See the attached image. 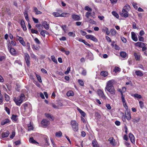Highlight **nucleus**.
<instances>
[{"label":"nucleus","instance_id":"69168bd1","mask_svg":"<svg viewBox=\"0 0 147 147\" xmlns=\"http://www.w3.org/2000/svg\"><path fill=\"white\" fill-rule=\"evenodd\" d=\"M5 110L8 114H10L9 109L8 108H7L6 107H5Z\"/></svg>","mask_w":147,"mask_h":147},{"label":"nucleus","instance_id":"c85d7f7f","mask_svg":"<svg viewBox=\"0 0 147 147\" xmlns=\"http://www.w3.org/2000/svg\"><path fill=\"white\" fill-rule=\"evenodd\" d=\"M110 32L113 35H115L117 32L116 30L114 29H112L111 30Z\"/></svg>","mask_w":147,"mask_h":147},{"label":"nucleus","instance_id":"2f4dec72","mask_svg":"<svg viewBox=\"0 0 147 147\" xmlns=\"http://www.w3.org/2000/svg\"><path fill=\"white\" fill-rule=\"evenodd\" d=\"M62 133L60 131H59L58 132H57L56 133V136L58 137H60L62 136Z\"/></svg>","mask_w":147,"mask_h":147},{"label":"nucleus","instance_id":"bb28decb","mask_svg":"<svg viewBox=\"0 0 147 147\" xmlns=\"http://www.w3.org/2000/svg\"><path fill=\"white\" fill-rule=\"evenodd\" d=\"M121 56L123 58H125L126 56V53L125 52L121 51L120 53Z\"/></svg>","mask_w":147,"mask_h":147},{"label":"nucleus","instance_id":"473e14b6","mask_svg":"<svg viewBox=\"0 0 147 147\" xmlns=\"http://www.w3.org/2000/svg\"><path fill=\"white\" fill-rule=\"evenodd\" d=\"M51 58L52 61L54 62L57 63V59H56L54 56H51Z\"/></svg>","mask_w":147,"mask_h":147},{"label":"nucleus","instance_id":"ea45409f","mask_svg":"<svg viewBox=\"0 0 147 147\" xmlns=\"http://www.w3.org/2000/svg\"><path fill=\"white\" fill-rule=\"evenodd\" d=\"M5 100L7 101H8L9 100L10 98L9 96L6 94H5Z\"/></svg>","mask_w":147,"mask_h":147},{"label":"nucleus","instance_id":"052dcab7","mask_svg":"<svg viewBox=\"0 0 147 147\" xmlns=\"http://www.w3.org/2000/svg\"><path fill=\"white\" fill-rule=\"evenodd\" d=\"M82 74L83 76H85L86 74V70H83L82 73Z\"/></svg>","mask_w":147,"mask_h":147},{"label":"nucleus","instance_id":"49530a36","mask_svg":"<svg viewBox=\"0 0 147 147\" xmlns=\"http://www.w3.org/2000/svg\"><path fill=\"white\" fill-rule=\"evenodd\" d=\"M123 8L124 9H127V10H129L130 8V6L128 5H126Z\"/></svg>","mask_w":147,"mask_h":147},{"label":"nucleus","instance_id":"de8ad7c7","mask_svg":"<svg viewBox=\"0 0 147 147\" xmlns=\"http://www.w3.org/2000/svg\"><path fill=\"white\" fill-rule=\"evenodd\" d=\"M92 144H93V146L94 147H97V145L96 144V142L94 141H92Z\"/></svg>","mask_w":147,"mask_h":147},{"label":"nucleus","instance_id":"4d7b16f0","mask_svg":"<svg viewBox=\"0 0 147 147\" xmlns=\"http://www.w3.org/2000/svg\"><path fill=\"white\" fill-rule=\"evenodd\" d=\"M89 23H90L92 24H94V23L95 22H94L93 20H92L91 19H89L88 20V21Z\"/></svg>","mask_w":147,"mask_h":147},{"label":"nucleus","instance_id":"13d9d810","mask_svg":"<svg viewBox=\"0 0 147 147\" xmlns=\"http://www.w3.org/2000/svg\"><path fill=\"white\" fill-rule=\"evenodd\" d=\"M32 19L35 23H38V19L35 18L34 17H32Z\"/></svg>","mask_w":147,"mask_h":147},{"label":"nucleus","instance_id":"c03bdc74","mask_svg":"<svg viewBox=\"0 0 147 147\" xmlns=\"http://www.w3.org/2000/svg\"><path fill=\"white\" fill-rule=\"evenodd\" d=\"M31 32L32 33H35L36 34H37L38 32L37 30L33 29H31Z\"/></svg>","mask_w":147,"mask_h":147},{"label":"nucleus","instance_id":"f257e3e1","mask_svg":"<svg viewBox=\"0 0 147 147\" xmlns=\"http://www.w3.org/2000/svg\"><path fill=\"white\" fill-rule=\"evenodd\" d=\"M115 83V81L113 80L108 81L107 84L105 88L106 92H109L111 94L114 95L115 94V90L113 85Z\"/></svg>","mask_w":147,"mask_h":147},{"label":"nucleus","instance_id":"3c124183","mask_svg":"<svg viewBox=\"0 0 147 147\" xmlns=\"http://www.w3.org/2000/svg\"><path fill=\"white\" fill-rule=\"evenodd\" d=\"M34 41H35L38 44H39L40 43V42L39 40L37 38H35L34 39Z\"/></svg>","mask_w":147,"mask_h":147},{"label":"nucleus","instance_id":"0e129e2a","mask_svg":"<svg viewBox=\"0 0 147 147\" xmlns=\"http://www.w3.org/2000/svg\"><path fill=\"white\" fill-rule=\"evenodd\" d=\"M15 133L14 132H13L12 133V134L10 136V138H13V137L15 136Z\"/></svg>","mask_w":147,"mask_h":147},{"label":"nucleus","instance_id":"79ce46f5","mask_svg":"<svg viewBox=\"0 0 147 147\" xmlns=\"http://www.w3.org/2000/svg\"><path fill=\"white\" fill-rule=\"evenodd\" d=\"M68 35L69 36H72L73 37H75L76 36L75 34L72 32H69L68 33Z\"/></svg>","mask_w":147,"mask_h":147},{"label":"nucleus","instance_id":"a878e982","mask_svg":"<svg viewBox=\"0 0 147 147\" xmlns=\"http://www.w3.org/2000/svg\"><path fill=\"white\" fill-rule=\"evenodd\" d=\"M10 52L12 55H15L16 53V52L15 50L13 48H11L10 49Z\"/></svg>","mask_w":147,"mask_h":147},{"label":"nucleus","instance_id":"4be33fe9","mask_svg":"<svg viewBox=\"0 0 147 147\" xmlns=\"http://www.w3.org/2000/svg\"><path fill=\"white\" fill-rule=\"evenodd\" d=\"M9 122V119H5V120H3L1 122V124L2 125H5V124Z\"/></svg>","mask_w":147,"mask_h":147},{"label":"nucleus","instance_id":"423d86ee","mask_svg":"<svg viewBox=\"0 0 147 147\" xmlns=\"http://www.w3.org/2000/svg\"><path fill=\"white\" fill-rule=\"evenodd\" d=\"M97 92L98 95L100 97L103 98L105 99V96L102 91L101 90L98 89L97 90Z\"/></svg>","mask_w":147,"mask_h":147},{"label":"nucleus","instance_id":"603ef678","mask_svg":"<svg viewBox=\"0 0 147 147\" xmlns=\"http://www.w3.org/2000/svg\"><path fill=\"white\" fill-rule=\"evenodd\" d=\"M138 37L139 41L142 42H143L144 41V38L142 37L139 36Z\"/></svg>","mask_w":147,"mask_h":147},{"label":"nucleus","instance_id":"412c9836","mask_svg":"<svg viewBox=\"0 0 147 147\" xmlns=\"http://www.w3.org/2000/svg\"><path fill=\"white\" fill-rule=\"evenodd\" d=\"M135 73L137 76H142L143 75L142 72L140 70L136 71Z\"/></svg>","mask_w":147,"mask_h":147},{"label":"nucleus","instance_id":"5fc2aeb1","mask_svg":"<svg viewBox=\"0 0 147 147\" xmlns=\"http://www.w3.org/2000/svg\"><path fill=\"white\" fill-rule=\"evenodd\" d=\"M141 42H138L135 43V45L136 46L140 47V45H141Z\"/></svg>","mask_w":147,"mask_h":147},{"label":"nucleus","instance_id":"b1692460","mask_svg":"<svg viewBox=\"0 0 147 147\" xmlns=\"http://www.w3.org/2000/svg\"><path fill=\"white\" fill-rule=\"evenodd\" d=\"M77 109L81 115L84 117H85L86 115L85 113L79 108H77Z\"/></svg>","mask_w":147,"mask_h":147},{"label":"nucleus","instance_id":"680f3d73","mask_svg":"<svg viewBox=\"0 0 147 147\" xmlns=\"http://www.w3.org/2000/svg\"><path fill=\"white\" fill-rule=\"evenodd\" d=\"M84 43L85 45L88 46L89 47H91L90 45L87 42H86L85 40H83V42Z\"/></svg>","mask_w":147,"mask_h":147},{"label":"nucleus","instance_id":"a211bd4d","mask_svg":"<svg viewBox=\"0 0 147 147\" xmlns=\"http://www.w3.org/2000/svg\"><path fill=\"white\" fill-rule=\"evenodd\" d=\"M40 34L43 37H45V34L48 35L49 34V33L46 30H42Z\"/></svg>","mask_w":147,"mask_h":147},{"label":"nucleus","instance_id":"864d4df0","mask_svg":"<svg viewBox=\"0 0 147 147\" xmlns=\"http://www.w3.org/2000/svg\"><path fill=\"white\" fill-rule=\"evenodd\" d=\"M70 67H68L67 69V71H65V74H68L69 73V72L70 71Z\"/></svg>","mask_w":147,"mask_h":147},{"label":"nucleus","instance_id":"f03ea898","mask_svg":"<svg viewBox=\"0 0 147 147\" xmlns=\"http://www.w3.org/2000/svg\"><path fill=\"white\" fill-rule=\"evenodd\" d=\"M24 99V95L23 93H22L20 96L17 98H14L13 100L16 105L20 106L23 100Z\"/></svg>","mask_w":147,"mask_h":147},{"label":"nucleus","instance_id":"e433bc0d","mask_svg":"<svg viewBox=\"0 0 147 147\" xmlns=\"http://www.w3.org/2000/svg\"><path fill=\"white\" fill-rule=\"evenodd\" d=\"M85 9L86 10L88 11H92V9L88 6H86L85 7Z\"/></svg>","mask_w":147,"mask_h":147},{"label":"nucleus","instance_id":"bf43d9fd","mask_svg":"<svg viewBox=\"0 0 147 147\" xmlns=\"http://www.w3.org/2000/svg\"><path fill=\"white\" fill-rule=\"evenodd\" d=\"M120 69V68L118 67H115V69L114 70V71L115 72H118Z\"/></svg>","mask_w":147,"mask_h":147},{"label":"nucleus","instance_id":"5701e85b","mask_svg":"<svg viewBox=\"0 0 147 147\" xmlns=\"http://www.w3.org/2000/svg\"><path fill=\"white\" fill-rule=\"evenodd\" d=\"M30 142L33 144L38 143L34 140L32 137H30L29 140Z\"/></svg>","mask_w":147,"mask_h":147},{"label":"nucleus","instance_id":"0eeeda50","mask_svg":"<svg viewBox=\"0 0 147 147\" xmlns=\"http://www.w3.org/2000/svg\"><path fill=\"white\" fill-rule=\"evenodd\" d=\"M125 117L128 120H129L131 118V113L129 111L127 110L125 112Z\"/></svg>","mask_w":147,"mask_h":147},{"label":"nucleus","instance_id":"338daca9","mask_svg":"<svg viewBox=\"0 0 147 147\" xmlns=\"http://www.w3.org/2000/svg\"><path fill=\"white\" fill-rule=\"evenodd\" d=\"M115 124L117 125H120V122L118 121H116L115 122Z\"/></svg>","mask_w":147,"mask_h":147},{"label":"nucleus","instance_id":"7ed1b4c3","mask_svg":"<svg viewBox=\"0 0 147 147\" xmlns=\"http://www.w3.org/2000/svg\"><path fill=\"white\" fill-rule=\"evenodd\" d=\"M71 125L73 129L75 131H78V124L75 120H72L71 121Z\"/></svg>","mask_w":147,"mask_h":147},{"label":"nucleus","instance_id":"8fccbe9b","mask_svg":"<svg viewBox=\"0 0 147 147\" xmlns=\"http://www.w3.org/2000/svg\"><path fill=\"white\" fill-rule=\"evenodd\" d=\"M139 103L140 108H142L144 106L143 102L142 101H139Z\"/></svg>","mask_w":147,"mask_h":147},{"label":"nucleus","instance_id":"58836bf2","mask_svg":"<svg viewBox=\"0 0 147 147\" xmlns=\"http://www.w3.org/2000/svg\"><path fill=\"white\" fill-rule=\"evenodd\" d=\"M134 97L138 98H140L142 97L141 96V95L137 93L135 94L134 95Z\"/></svg>","mask_w":147,"mask_h":147},{"label":"nucleus","instance_id":"6ab92c4d","mask_svg":"<svg viewBox=\"0 0 147 147\" xmlns=\"http://www.w3.org/2000/svg\"><path fill=\"white\" fill-rule=\"evenodd\" d=\"M140 120V118L139 117H135L133 119H132V121L134 123H137L139 122Z\"/></svg>","mask_w":147,"mask_h":147},{"label":"nucleus","instance_id":"cd10ccee","mask_svg":"<svg viewBox=\"0 0 147 147\" xmlns=\"http://www.w3.org/2000/svg\"><path fill=\"white\" fill-rule=\"evenodd\" d=\"M90 39L94 42H97L98 40L94 36L91 35Z\"/></svg>","mask_w":147,"mask_h":147},{"label":"nucleus","instance_id":"39448f33","mask_svg":"<svg viewBox=\"0 0 147 147\" xmlns=\"http://www.w3.org/2000/svg\"><path fill=\"white\" fill-rule=\"evenodd\" d=\"M25 59L28 66H29L30 64V57L29 55L27 53L24 54Z\"/></svg>","mask_w":147,"mask_h":147},{"label":"nucleus","instance_id":"f8f14e48","mask_svg":"<svg viewBox=\"0 0 147 147\" xmlns=\"http://www.w3.org/2000/svg\"><path fill=\"white\" fill-rule=\"evenodd\" d=\"M18 38L17 39L20 42L23 46H25V43L23 38L21 37H20L18 36Z\"/></svg>","mask_w":147,"mask_h":147},{"label":"nucleus","instance_id":"20e7f679","mask_svg":"<svg viewBox=\"0 0 147 147\" xmlns=\"http://www.w3.org/2000/svg\"><path fill=\"white\" fill-rule=\"evenodd\" d=\"M50 121L45 119H43L41 122V124L43 127L48 126L50 124Z\"/></svg>","mask_w":147,"mask_h":147},{"label":"nucleus","instance_id":"f704fd0d","mask_svg":"<svg viewBox=\"0 0 147 147\" xmlns=\"http://www.w3.org/2000/svg\"><path fill=\"white\" fill-rule=\"evenodd\" d=\"M53 14L54 16L56 17H60L61 16V14L58 12H54Z\"/></svg>","mask_w":147,"mask_h":147},{"label":"nucleus","instance_id":"c9c22d12","mask_svg":"<svg viewBox=\"0 0 147 147\" xmlns=\"http://www.w3.org/2000/svg\"><path fill=\"white\" fill-rule=\"evenodd\" d=\"M112 14L117 18H118L119 15L115 11H113L112 12Z\"/></svg>","mask_w":147,"mask_h":147},{"label":"nucleus","instance_id":"1a4fd4ad","mask_svg":"<svg viewBox=\"0 0 147 147\" xmlns=\"http://www.w3.org/2000/svg\"><path fill=\"white\" fill-rule=\"evenodd\" d=\"M42 24L45 28L48 30L49 28V25L46 21H43L42 22Z\"/></svg>","mask_w":147,"mask_h":147},{"label":"nucleus","instance_id":"e2e57ef3","mask_svg":"<svg viewBox=\"0 0 147 147\" xmlns=\"http://www.w3.org/2000/svg\"><path fill=\"white\" fill-rule=\"evenodd\" d=\"M81 136L83 137H84L86 136V133L84 131H82L81 132Z\"/></svg>","mask_w":147,"mask_h":147},{"label":"nucleus","instance_id":"dca6fc26","mask_svg":"<svg viewBox=\"0 0 147 147\" xmlns=\"http://www.w3.org/2000/svg\"><path fill=\"white\" fill-rule=\"evenodd\" d=\"M33 10L35 12L36 14H40L42 13L41 12L38 10L37 8L36 7H33Z\"/></svg>","mask_w":147,"mask_h":147},{"label":"nucleus","instance_id":"9b49d317","mask_svg":"<svg viewBox=\"0 0 147 147\" xmlns=\"http://www.w3.org/2000/svg\"><path fill=\"white\" fill-rule=\"evenodd\" d=\"M134 55L135 57V59L137 60H139L140 59V53L134 52Z\"/></svg>","mask_w":147,"mask_h":147},{"label":"nucleus","instance_id":"37998d69","mask_svg":"<svg viewBox=\"0 0 147 147\" xmlns=\"http://www.w3.org/2000/svg\"><path fill=\"white\" fill-rule=\"evenodd\" d=\"M109 141L110 142V143L111 144H114V141L113 138H110L109 139Z\"/></svg>","mask_w":147,"mask_h":147},{"label":"nucleus","instance_id":"9d476101","mask_svg":"<svg viewBox=\"0 0 147 147\" xmlns=\"http://www.w3.org/2000/svg\"><path fill=\"white\" fill-rule=\"evenodd\" d=\"M131 38L133 40L135 41H137L138 39L135 33L132 32H131Z\"/></svg>","mask_w":147,"mask_h":147},{"label":"nucleus","instance_id":"6e6d98bb","mask_svg":"<svg viewBox=\"0 0 147 147\" xmlns=\"http://www.w3.org/2000/svg\"><path fill=\"white\" fill-rule=\"evenodd\" d=\"M91 13L89 12H87L86 13V16L87 18H89V17L91 15Z\"/></svg>","mask_w":147,"mask_h":147},{"label":"nucleus","instance_id":"09e8293b","mask_svg":"<svg viewBox=\"0 0 147 147\" xmlns=\"http://www.w3.org/2000/svg\"><path fill=\"white\" fill-rule=\"evenodd\" d=\"M16 117H17L16 115H13L12 116V117H11V119L12 120H13L15 121H16L17 120L16 119Z\"/></svg>","mask_w":147,"mask_h":147},{"label":"nucleus","instance_id":"a19ab883","mask_svg":"<svg viewBox=\"0 0 147 147\" xmlns=\"http://www.w3.org/2000/svg\"><path fill=\"white\" fill-rule=\"evenodd\" d=\"M78 82L82 86H84V83L83 82V81L81 80H79L78 81Z\"/></svg>","mask_w":147,"mask_h":147},{"label":"nucleus","instance_id":"6e6552de","mask_svg":"<svg viewBox=\"0 0 147 147\" xmlns=\"http://www.w3.org/2000/svg\"><path fill=\"white\" fill-rule=\"evenodd\" d=\"M45 116L48 118L51 121H53L54 120V117L52 115L46 113L45 114Z\"/></svg>","mask_w":147,"mask_h":147},{"label":"nucleus","instance_id":"4c0bfd02","mask_svg":"<svg viewBox=\"0 0 147 147\" xmlns=\"http://www.w3.org/2000/svg\"><path fill=\"white\" fill-rule=\"evenodd\" d=\"M36 77L37 78L38 80L40 82H42L41 77L38 74H36Z\"/></svg>","mask_w":147,"mask_h":147},{"label":"nucleus","instance_id":"393cba45","mask_svg":"<svg viewBox=\"0 0 147 147\" xmlns=\"http://www.w3.org/2000/svg\"><path fill=\"white\" fill-rule=\"evenodd\" d=\"M67 96H73L74 95L73 92L71 90H70L67 92L66 94Z\"/></svg>","mask_w":147,"mask_h":147},{"label":"nucleus","instance_id":"ddd939ff","mask_svg":"<svg viewBox=\"0 0 147 147\" xmlns=\"http://www.w3.org/2000/svg\"><path fill=\"white\" fill-rule=\"evenodd\" d=\"M21 25L24 30H26V27L25 25V23L24 20H22L21 21Z\"/></svg>","mask_w":147,"mask_h":147},{"label":"nucleus","instance_id":"7c9ffc66","mask_svg":"<svg viewBox=\"0 0 147 147\" xmlns=\"http://www.w3.org/2000/svg\"><path fill=\"white\" fill-rule=\"evenodd\" d=\"M100 74L101 75L104 76L105 77L107 76L108 75V73L106 71H101Z\"/></svg>","mask_w":147,"mask_h":147},{"label":"nucleus","instance_id":"4468645a","mask_svg":"<svg viewBox=\"0 0 147 147\" xmlns=\"http://www.w3.org/2000/svg\"><path fill=\"white\" fill-rule=\"evenodd\" d=\"M129 137L130 138L131 142L133 143H135V138L133 135L132 134L130 133L129 134Z\"/></svg>","mask_w":147,"mask_h":147},{"label":"nucleus","instance_id":"774afa93","mask_svg":"<svg viewBox=\"0 0 147 147\" xmlns=\"http://www.w3.org/2000/svg\"><path fill=\"white\" fill-rule=\"evenodd\" d=\"M16 145H18L20 144V140H18L15 142Z\"/></svg>","mask_w":147,"mask_h":147},{"label":"nucleus","instance_id":"2eb2a0df","mask_svg":"<svg viewBox=\"0 0 147 147\" xmlns=\"http://www.w3.org/2000/svg\"><path fill=\"white\" fill-rule=\"evenodd\" d=\"M9 134V131H7L6 132H3L2 134V137L3 138H6L8 136Z\"/></svg>","mask_w":147,"mask_h":147},{"label":"nucleus","instance_id":"c756f323","mask_svg":"<svg viewBox=\"0 0 147 147\" xmlns=\"http://www.w3.org/2000/svg\"><path fill=\"white\" fill-rule=\"evenodd\" d=\"M121 98L122 99V101L123 103H125L126 102L125 100V96L123 95V93L122 92H121Z\"/></svg>","mask_w":147,"mask_h":147},{"label":"nucleus","instance_id":"f3484780","mask_svg":"<svg viewBox=\"0 0 147 147\" xmlns=\"http://www.w3.org/2000/svg\"><path fill=\"white\" fill-rule=\"evenodd\" d=\"M72 18L75 20H80V17L79 16L76 15H73L72 16Z\"/></svg>","mask_w":147,"mask_h":147},{"label":"nucleus","instance_id":"a18cd8bd","mask_svg":"<svg viewBox=\"0 0 147 147\" xmlns=\"http://www.w3.org/2000/svg\"><path fill=\"white\" fill-rule=\"evenodd\" d=\"M45 142L46 143L45 145L46 146H49L50 144L48 142V139L47 138H45Z\"/></svg>","mask_w":147,"mask_h":147},{"label":"nucleus","instance_id":"aec40b11","mask_svg":"<svg viewBox=\"0 0 147 147\" xmlns=\"http://www.w3.org/2000/svg\"><path fill=\"white\" fill-rule=\"evenodd\" d=\"M103 32H105L107 35H108L110 33V32L108 28L107 27H105L102 30Z\"/></svg>","mask_w":147,"mask_h":147},{"label":"nucleus","instance_id":"72a5a7b5","mask_svg":"<svg viewBox=\"0 0 147 147\" xmlns=\"http://www.w3.org/2000/svg\"><path fill=\"white\" fill-rule=\"evenodd\" d=\"M120 14L122 16H123L125 18H126L128 16V13H121Z\"/></svg>","mask_w":147,"mask_h":147}]
</instances>
